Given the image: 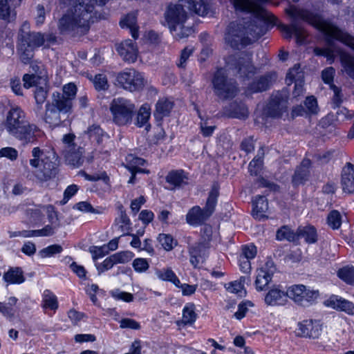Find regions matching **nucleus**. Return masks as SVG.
Returning a JSON list of instances; mask_svg holds the SVG:
<instances>
[{
	"label": "nucleus",
	"mask_w": 354,
	"mask_h": 354,
	"mask_svg": "<svg viewBox=\"0 0 354 354\" xmlns=\"http://www.w3.org/2000/svg\"><path fill=\"white\" fill-rule=\"evenodd\" d=\"M41 212H44L47 214L50 222L53 224V219L57 216L53 206L50 205L43 206L41 209H37L34 210L31 216L32 217H35L37 219L39 220L42 216Z\"/></svg>",
	"instance_id": "47"
},
{
	"label": "nucleus",
	"mask_w": 354,
	"mask_h": 354,
	"mask_svg": "<svg viewBox=\"0 0 354 354\" xmlns=\"http://www.w3.org/2000/svg\"><path fill=\"white\" fill-rule=\"evenodd\" d=\"M85 135L91 142H95L97 144H101L103 140L108 137L100 127L96 124L90 126L85 131Z\"/></svg>",
	"instance_id": "35"
},
{
	"label": "nucleus",
	"mask_w": 354,
	"mask_h": 354,
	"mask_svg": "<svg viewBox=\"0 0 354 354\" xmlns=\"http://www.w3.org/2000/svg\"><path fill=\"white\" fill-rule=\"evenodd\" d=\"M151 115V107L148 104H144L139 109L137 115L136 125L142 127L146 125L145 129L148 130L149 125L147 124L148 120Z\"/></svg>",
	"instance_id": "39"
},
{
	"label": "nucleus",
	"mask_w": 354,
	"mask_h": 354,
	"mask_svg": "<svg viewBox=\"0 0 354 354\" xmlns=\"http://www.w3.org/2000/svg\"><path fill=\"white\" fill-rule=\"evenodd\" d=\"M339 279L349 285H354V267L345 266L340 268L337 272Z\"/></svg>",
	"instance_id": "45"
},
{
	"label": "nucleus",
	"mask_w": 354,
	"mask_h": 354,
	"mask_svg": "<svg viewBox=\"0 0 354 354\" xmlns=\"http://www.w3.org/2000/svg\"><path fill=\"white\" fill-rule=\"evenodd\" d=\"M116 264L113 255L106 258L103 262L97 266V269L100 272H103L113 268Z\"/></svg>",
	"instance_id": "64"
},
{
	"label": "nucleus",
	"mask_w": 354,
	"mask_h": 354,
	"mask_svg": "<svg viewBox=\"0 0 354 354\" xmlns=\"http://www.w3.org/2000/svg\"><path fill=\"white\" fill-rule=\"evenodd\" d=\"M136 23L137 15L135 12L127 15L120 21L121 28L129 29L131 35L134 39H138L139 37L138 27Z\"/></svg>",
	"instance_id": "26"
},
{
	"label": "nucleus",
	"mask_w": 354,
	"mask_h": 354,
	"mask_svg": "<svg viewBox=\"0 0 354 354\" xmlns=\"http://www.w3.org/2000/svg\"><path fill=\"white\" fill-rule=\"evenodd\" d=\"M115 225L123 233L122 235L128 234L131 229V222L122 206L119 209L118 216L115 219Z\"/></svg>",
	"instance_id": "33"
},
{
	"label": "nucleus",
	"mask_w": 354,
	"mask_h": 354,
	"mask_svg": "<svg viewBox=\"0 0 354 354\" xmlns=\"http://www.w3.org/2000/svg\"><path fill=\"white\" fill-rule=\"evenodd\" d=\"M297 235L298 239L299 238H303L308 244L315 243L317 241V230L315 227L312 225L299 227L297 229Z\"/></svg>",
	"instance_id": "32"
},
{
	"label": "nucleus",
	"mask_w": 354,
	"mask_h": 354,
	"mask_svg": "<svg viewBox=\"0 0 354 354\" xmlns=\"http://www.w3.org/2000/svg\"><path fill=\"white\" fill-rule=\"evenodd\" d=\"M276 237L279 241L287 240L292 242L298 241L297 232L295 233L287 226H283L279 229L277 232Z\"/></svg>",
	"instance_id": "42"
},
{
	"label": "nucleus",
	"mask_w": 354,
	"mask_h": 354,
	"mask_svg": "<svg viewBox=\"0 0 354 354\" xmlns=\"http://www.w3.org/2000/svg\"><path fill=\"white\" fill-rule=\"evenodd\" d=\"M275 79V73H268L261 76L249 85L245 93L247 95H250L254 93L265 91L269 88L272 82Z\"/></svg>",
	"instance_id": "22"
},
{
	"label": "nucleus",
	"mask_w": 354,
	"mask_h": 354,
	"mask_svg": "<svg viewBox=\"0 0 354 354\" xmlns=\"http://www.w3.org/2000/svg\"><path fill=\"white\" fill-rule=\"evenodd\" d=\"M116 81L124 89L136 91L145 85V80L142 73L134 69H126L118 74Z\"/></svg>",
	"instance_id": "12"
},
{
	"label": "nucleus",
	"mask_w": 354,
	"mask_h": 354,
	"mask_svg": "<svg viewBox=\"0 0 354 354\" xmlns=\"http://www.w3.org/2000/svg\"><path fill=\"white\" fill-rule=\"evenodd\" d=\"M190 263L197 268L204 261L208 255V246L205 243H198L192 246L189 250Z\"/></svg>",
	"instance_id": "21"
},
{
	"label": "nucleus",
	"mask_w": 354,
	"mask_h": 354,
	"mask_svg": "<svg viewBox=\"0 0 354 354\" xmlns=\"http://www.w3.org/2000/svg\"><path fill=\"white\" fill-rule=\"evenodd\" d=\"M158 240L162 248L167 251L171 250L174 245H176V241L169 234H160L158 237Z\"/></svg>",
	"instance_id": "51"
},
{
	"label": "nucleus",
	"mask_w": 354,
	"mask_h": 354,
	"mask_svg": "<svg viewBox=\"0 0 354 354\" xmlns=\"http://www.w3.org/2000/svg\"><path fill=\"white\" fill-rule=\"evenodd\" d=\"M209 217L206 212L199 206H194L186 215L187 223L192 226H198L204 223Z\"/></svg>",
	"instance_id": "23"
},
{
	"label": "nucleus",
	"mask_w": 354,
	"mask_h": 354,
	"mask_svg": "<svg viewBox=\"0 0 354 354\" xmlns=\"http://www.w3.org/2000/svg\"><path fill=\"white\" fill-rule=\"evenodd\" d=\"M155 274L161 281H169L174 286L180 284V279L170 268L156 270Z\"/></svg>",
	"instance_id": "37"
},
{
	"label": "nucleus",
	"mask_w": 354,
	"mask_h": 354,
	"mask_svg": "<svg viewBox=\"0 0 354 354\" xmlns=\"http://www.w3.org/2000/svg\"><path fill=\"white\" fill-rule=\"evenodd\" d=\"M247 26L232 22L228 26L225 39L232 48H240L258 39L264 34L262 28L249 22Z\"/></svg>",
	"instance_id": "6"
},
{
	"label": "nucleus",
	"mask_w": 354,
	"mask_h": 354,
	"mask_svg": "<svg viewBox=\"0 0 354 354\" xmlns=\"http://www.w3.org/2000/svg\"><path fill=\"white\" fill-rule=\"evenodd\" d=\"M174 106V102L168 98L160 99L156 104L154 116L161 120L162 118L169 115Z\"/></svg>",
	"instance_id": "29"
},
{
	"label": "nucleus",
	"mask_w": 354,
	"mask_h": 354,
	"mask_svg": "<svg viewBox=\"0 0 354 354\" xmlns=\"http://www.w3.org/2000/svg\"><path fill=\"white\" fill-rule=\"evenodd\" d=\"M18 301V299L15 297H10L8 303L0 302V313L5 317L12 319L15 317V306Z\"/></svg>",
	"instance_id": "38"
},
{
	"label": "nucleus",
	"mask_w": 354,
	"mask_h": 354,
	"mask_svg": "<svg viewBox=\"0 0 354 354\" xmlns=\"http://www.w3.org/2000/svg\"><path fill=\"white\" fill-rule=\"evenodd\" d=\"M126 160V167L129 170L130 172H138L144 174L149 173L148 170L141 168V167L144 166L146 163L144 159L130 154L127 156Z\"/></svg>",
	"instance_id": "31"
},
{
	"label": "nucleus",
	"mask_w": 354,
	"mask_h": 354,
	"mask_svg": "<svg viewBox=\"0 0 354 354\" xmlns=\"http://www.w3.org/2000/svg\"><path fill=\"white\" fill-rule=\"evenodd\" d=\"M286 13L291 18L290 26L281 25L279 28L286 38H291L294 35L299 44H302L306 37L305 30L299 27L297 21L303 20L311 24L327 36L335 39L354 50V37L342 31L330 22L324 20L318 15L295 6H290L285 10Z\"/></svg>",
	"instance_id": "1"
},
{
	"label": "nucleus",
	"mask_w": 354,
	"mask_h": 354,
	"mask_svg": "<svg viewBox=\"0 0 354 354\" xmlns=\"http://www.w3.org/2000/svg\"><path fill=\"white\" fill-rule=\"evenodd\" d=\"M59 3L71 6L59 20L60 31L73 32L77 35L87 32L91 23L96 17L91 0H59Z\"/></svg>",
	"instance_id": "3"
},
{
	"label": "nucleus",
	"mask_w": 354,
	"mask_h": 354,
	"mask_svg": "<svg viewBox=\"0 0 354 354\" xmlns=\"http://www.w3.org/2000/svg\"><path fill=\"white\" fill-rule=\"evenodd\" d=\"M218 196V190L217 188L214 187L209 192L205 207L203 209L206 212V213L210 216L215 209V207L217 203V198Z\"/></svg>",
	"instance_id": "43"
},
{
	"label": "nucleus",
	"mask_w": 354,
	"mask_h": 354,
	"mask_svg": "<svg viewBox=\"0 0 354 354\" xmlns=\"http://www.w3.org/2000/svg\"><path fill=\"white\" fill-rule=\"evenodd\" d=\"M43 307L50 310L58 308L57 297L48 290H46L43 294Z\"/></svg>",
	"instance_id": "46"
},
{
	"label": "nucleus",
	"mask_w": 354,
	"mask_h": 354,
	"mask_svg": "<svg viewBox=\"0 0 354 354\" xmlns=\"http://www.w3.org/2000/svg\"><path fill=\"white\" fill-rule=\"evenodd\" d=\"M77 86L73 83H68L62 88V93L53 92L51 101L46 104L44 120L50 127L59 126L62 116L68 117L73 111V101L77 94Z\"/></svg>",
	"instance_id": "4"
},
{
	"label": "nucleus",
	"mask_w": 354,
	"mask_h": 354,
	"mask_svg": "<svg viewBox=\"0 0 354 354\" xmlns=\"http://www.w3.org/2000/svg\"><path fill=\"white\" fill-rule=\"evenodd\" d=\"M185 23L180 24L177 25L178 30H170L171 33L176 39H183L187 37L193 32V30L192 28L184 26Z\"/></svg>",
	"instance_id": "52"
},
{
	"label": "nucleus",
	"mask_w": 354,
	"mask_h": 354,
	"mask_svg": "<svg viewBox=\"0 0 354 354\" xmlns=\"http://www.w3.org/2000/svg\"><path fill=\"white\" fill-rule=\"evenodd\" d=\"M3 279L8 283L20 284L24 282L25 277L19 268H12L3 274Z\"/></svg>",
	"instance_id": "36"
},
{
	"label": "nucleus",
	"mask_w": 354,
	"mask_h": 354,
	"mask_svg": "<svg viewBox=\"0 0 354 354\" xmlns=\"http://www.w3.org/2000/svg\"><path fill=\"white\" fill-rule=\"evenodd\" d=\"M283 113V109L279 102L272 100L268 104L266 113L272 118L279 117Z\"/></svg>",
	"instance_id": "49"
},
{
	"label": "nucleus",
	"mask_w": 354,
	"mask_h": 354,
	"mask_svg": "<svg viewBox=\"0 0 354 354\" xmlns=\"http://www.w3.org/2000/svg\"><path fill=\"white\" fill-rule=\"evenodd\" d=\"M57 227V225H46L40 230H33V237L50 236L55 234Z\"/></svg>",
	"instance_id": "53"
},
{
	"label": "nucleus",
	"mask_w": 354,
	"mask_h": 354,
	"mask_svg": "<svg viewBox=\"0 0 354 354\" xmlns=\"http://www.w3.org/2000/svg\"><path fill=\"white\" fill-rule=\"evenodd\" d=\"M304 105L306 110L302 106H297L292 109V114L293 116L302 115L304 113L309 114H316L318 112L317 102L315 97L310 96L306 97Z\"/></svg>",
	"instance_id": "25"
},
{
	"label": "nucleus",
	"mask_w": 354,
	"mask_h": 354,
	"mask_svg": "<svg viewBox=\"0 0 354 354\" xmlns=\"http://www.w3.org/2000/svg\"><path fill=\"white\" fill-rule=\"evenodd\" d=\"M4 125L7 132L19 140H30L34 135L35 126L29 124L25 113L18 106L8 111Z\"/></svg>",
	"instance_id": "7"
},
{
	"label": "nucleus",
	"mask_w": 354,
	"mask_h": 354,
	"mask_svg": "<svg viewBox=\"0 0 354 354\" xmlns=\"http://www.w3.org/2000/svg\"><path fill=\"white\" fill-rule=\"evenodd\" d=\"M257 252V248L254 245H245L242 247V252L239 257L251 260L256 257Z\"/></svg>",
	"instance_id": "59"
},
{
	"label": "nucleus",
	"mask_w": 354,
	"mask_h": 354,
	"mask_svg": "<svg viewBox=\"0 0 354 354\" xmlns=\"http://www.w3.org/2000/svg\"><path fill=\"white\" fill-rule=\"evenodd\" d=\"M57 156L53 149L34 147L29 160L32 175L39 181H47L57 174Z\"/></svg>",
	"instance_id": "5"
},
{
	"label": "nucleus",
	"mask_w": 354,
	"mask_h": 354,
	"mask_svg": "<svg viewBox=\"0 0 354 354\" xmlns=\"http://www.w3.org/2000/svg\"><path fill=\"white\" fill-rule=\"evenodd\" d=\"M16 17V12L12 9L8 2V0H0V18L11 21Z\"/></svg>",
	"instance_id": "41"
},
{
	"label": "nucleus",
	"mask_w": 354,
	"mask_h": 354,
	"mask_svg": "<svg viewBox=\"0 0 354 354\" xmlns=\"http://www.w3.org/2000/svg\"><path fill=\"white\" fill-rule=\"evenodd\" d=\"M296 73L297 82H295V89L293 91L294 97H297L304 93V73L301 69L299 64H295L292 68H290L287 73L286 82L287 84L290 85L294 82L293 73Z\"/></svg>",
	"instance_id": "18"
},
{
	"label": "nucleus",
	"mask_w": 354,
	"mask_h": 354,
	"mask_svg": "<svg viewBox=\"0 0 354 354\" xmlns=\"http://www.w3.org/2000/svg\"><path fill=\"white\" fill-rule=\"evenodd\" d=\"M256 70L252 63L251 55L229 57L226 59L225 67L218 69L212 79L215 94L222 100L232 98L236 95L238 88L236 83L228 78L230 71H232L233 75L245 81L251 78L255 74Z\"/></svg>",
	"instance_id": "2"
},
{
	"label": "nucleus",
	"mask_w": 354,
	"mask_h": 354,
	"mask_svg": "<svg viewBox=\"0 0 354 354\" xmlns=\"http://www.w3.org/2000/svg\"><path fill=\"white\" fill-rule=\"evenodd\" d=\"M134 270L138 273L145 272L149 268V263L146 259L136 258L132 263Z\"/></svg>",
	"instance_id": "56"
},
{
	"label": "nucleus",
	"mask_w": 354,
	"mask_h": 354,
	"mask_svg": "<svg viewBox=\"0 0 354 354\" xmlns=\"http://www.w3.org/2000/svg\"><path fill=\"white\" fill-rule=\"evenodd\" d=\"M62 247L57 244L49 245L39 252V254L42 258L52 257L54 254H59L62 251Z\"/></svg>",
	"instance_id": "55"
},
{
	"label": "nucleus",
	"mask_w": 354,
	"mask_h": 354,
	"mask_svg": "<svg viewBox=\"0 0 354 354\" xmlns=\"http://www.w3.org/2000/svg\"><path fill=\"white\" fill-rule=\"evenodd\" d=\"M288 294L290 299L302 306H308L315 303L320 295L318 290L302 284H295L288 287Z\"/></svg>",
	"instance_id": "10"
},
{
	"label": "nucleus",
	"mask_w": 354,
	"mask_h": 354,
	"mask_svg": "<svg viewBox=\"0 0 354 354\" xmlns=\"http://www.w3.org/2000/svg\"><path fill=\"white\" fill-rule=\"evenodd\" d=\"M91 81L97 91H106L109 88L107 78L104 74L95 75Z\"/></svg>",
	"instance_id": "50"
},
{
	"label": "nucleus",
	"mask_w": 354,
	"mask_h": 354,
	"mask_svg": "<svg viewBox=\"0 0 354 354\" xmlns=\"http://www.w3.org/2000/svg\"><path fill=\"white\" fill-rule=\"evenodd\" d=\"M111 295L115 300H122L126 302H130L133 299L132 294L119 290L111 291Z\"/></svg>",
	"instance_id": "62"
},
{
	"label": "nucleus",
	"mask_w": 354,
	"mask_h": 354,
	"mask_svg": "<svg viewBox=\"0 0 354 354\" xmlns=\"http://www.w3.org/2000/svg\"><path fill=\"white\" fill-rule=\"evenodd\" d=\"M314 52L317 55H322L326 57L327 60L330 62V64L333 62L336 55H339L344 70L351 78L354 79V56L335 47L326 48H315Z\"/></svg>",
	"instance_id": "11"
},
{
	"label": "nucleus",
	"mask_w": 354,
	"mask_h": 354,
	"mask_svg": "<svg viewBox=\"0 0 354 354\" xmlns=\"http://www.w3.org/2000/svg\"><path fill=\"white\" fill-rule=\"evenodd\" d=\"M54 40L50 35L46 37L40 32H32L22 36L18 46V51L23 62L28 63L33 57V50L45 44V42Z\"/></svg>",
	"instance_id": "8"
},
{
	"label": "nucleus",
	"mask_w": 354,
	"mask_h": 354,
	"mask_svg": "<svg viewBox=\"0 0 354 354\" xmlns=\"http://www.w3.org/2000/svg\"><path fill=\"white\" fill-rule=\"evenodd\" d=\"M76 209L83 212H89L93 214H102L104 212L105 209L100 207L94 208L93 206L86 201H82L76 204Z\"/></svg>",
	"instance_id": "48"
},
{
	"label": "nucleus",
	"mask_w": 354,
	"mask_h": 354,
	"mask_svg": "<svg viewBox=\"0 0 354 354\" xmlns=\"http://www.w3.org/2000/svg\"><path fill=\"white\" fill-rule=\"evenodd\" d=\"M274 271V263L271 260H268L263 266L257 270L254 285L257 291L266 290L272 281Z\"/></svg>",
	"instance_id": "14"
},
{
	"label": "nucleus",
	"mask_w": 354,
	"mask_h": 354,
	"mask_svg": "<svg viewBox=\"0 0 354 354\" xmlns=\"http://www.w3.org/2000/svg\"><path fill=\"white\" fill-rule=\"evenodd\" d=\"M186 179L187 177L183 170L171 171L166 177L167 182L175 187L180 186Z\"/></svg>",
	"instance_id": "40"
},
{
	"label": "nucleus",
	"mask_w": 354,
	"mask_h": 354,
	"mask_svg": "<svg viewBox=\"0 0 354 354\" xmlns=\"http://www.w3.org/2000/svg\"><path fill=\"white\" fill-rule=\"evenodd\" d=\"M322 333V325L317 321L304 320L298 324L297 334L300 337L317 339L319 337Z\"/></svg>",
	"instance_id": "17"
},
{
	"label": "nucleus",
	"mask_w": 354,
	"mask_h": 354,
	"mask_svg": "<svg viewBox=\"0 0 354 354\" xmlns=\"http://www.w3.org/2000/svg\"><path fill=\"white\" fill-rule=\"evenodd\" d=\"M165 19L170 30H178V26H176L185 23L187 19V15L182 5L171 4L168 6L165 12Z\"/></svg>",
	"instance_id": "15"
},
{
	"label": "nucleus",
	"mask_w": 354,
	"mask_h": 354,
	"mask_svg": "<svg viewBox=\"0 0 354 354\" xmlns=\"http://www.w3.org/2000/svg\"><path fill=\"white\" fill-rule=\"evenodd\" d=\"M236 10L254 14L257 18L269 23H274L276 18L260 5L250 0H231Z\"/></svg>",
	"instance_id": "13"
},
{
	"label": "nucleus",
	"mask_w": 354,
	"mask_h": 354,
	"mask_svg": "<svg viewBox=\"0 0 354 354\" xmlns=\"http://www.w3.org/2000/svg\"><path fill=\"white\" fill-rule=\"evenodd\" d=\"M82 176L84 177V178L89 181H97L100 180H103L105 183H108L109 180V178L107 176L106 173L105 171H102L97 174H94L93 175H90L86 174V172L82 173Z\"/></svg>",
	"instance_id": "60"
},
{
	"label": "nucleus",
	"mask_w": 354,
	"mask_h": 354,
	"mask_svg": "<svg viewBox=\"0 0 354 354\" xmlns=\"http://www.w3.org/2000/svg\"><path fill=\"white\" fill-rule=\"evenodd\" d=\"M112 255L115 259V262L116 263V264L126 263L130 261L134 256L133 253L129 250L119 252Z\"/></svg>",
	"instance_id": "54"
},
{
	"label": "nucleus",
	"mask_w": 354,
	"mask_h": 354,
	"mask_svg": "<svg viewBox=\"0 0 354 354\" xmlns=\"http://www.w3.org/2000/svg\"><path fill=\"white\" fill-rule=\"evenodd\" d=\"M310 161L308 159H304L301 165L297 168L292 177V183L297 185L305 182L309 175V167Z\"/></svg>",
	"instance_id": "28"
},
{
	"label": "nucleus",
	"mask_w": 354,
	"mask_h": 354,
	"mask_svg": "<svg viewBox=\"0 0 354 354\" xmlns=\"http://www.w3.org/2000/svg\"><path fill=\"white\" fill-rule=\"evenodd\" d=\"M250 281L249 277L242 276L237 280L224 283V287L230 293L235 294L239 297H245L247 292L244 285L246 282Z\"/></svg>",
	"instance_id": "24"
},
{
	"label": "nucleus",
	"mask_w": 354,
	"mask_h": 354,
	"mask_svg": "<svg viewBox=\"0 0 354 354\" xmlns=\"http://www.w3.org/2000/svg\"><path fill=\"white\" fill-rule=\"evenodd\" d=\"M254 216L261 219L265 218V213L268 209V203L267 198L263 196H257L252 201Z\"/></svg>",
	"instance_id": "30"
},
{
	"label": "nucleus",
	"mask_w": 354,
	"mask_h": 354,
	"mask_svg": "<svg viewBox=\"0 0 354 354\" xmlns=\"http://www.w3.org/2000/svg\"><path fill=\"white\" fill-rule=\"evenodd\" d=\"M342 299V297L338 295H333L324 301V304L326 307H329L338 310Z\"/></svg>",
	"instance_id": "61"
},
{
	"label": "nucleus",
	"mask_w": 354,
	"mask_h": 354,
	"mask_svg": "<svg viewBox=\"0 0 354 354\" xmlns=\"http://www.w3.org/2000/svg\"><path fill=\"white\" fill-rule=\"evenodd\" d=\"M197 317L195 305L193 303L186 304L182 311V324L192 325L196 322Z\"/></svg>",
	"instance_id": "34"
},
{
	"label": "nucleus",
	"mask_w": 354,
	"mask_h": 354,
	"mask_svg": "<svg viewBox=\"0 0 354 354\" xmlns=\"http://www.w3.org/2000/svg\"><path fill=\"white\" fill-rule=\"evenodd\" d=\"M288 289L285 290L280 285L273 286L266 293L264 301L268 306H283L288 302Z\"/></svg>",
	"instance_id": "16"
},
{
	"label": "nucleus",
	"mask_w": 354,
	"mask_h": 354,
	"mask_svg": "<svg viewBox=\"0 0 354 354\" xmlns=\"http://www.w3.org/2000/svg\"><path fill=\"white\" fill-rule=\"evenodd\" d=\"M117 51L125 62L133 63L137 59L138 48L131 39H127L121 42L117 46Z\"/></svg>",
	"instance_id": "19"
},
{
	"label": "nucleus",
	"mask_w": 354,
	"mask_h": 354,
	"mask_svg": "<svg viewBox=\"0 0 354 354\" xmlns=\"http://www.w3.org/2000/svg\"><path fill=\"white\" fill-rule=\"evenodd\" d=\"M341 186L344 193H354V166L351 163H347L342 169Z\"/></svg>",
	"instance_id": "20"
},
{
	"label": "nucleus",
	"mask_w": 354,
	"mask_h": 354,
	"mask_svg": "<svg viewBox=\"0 0 354 354\" xmlns=\"http://www.w3.org/2000/svg\"><path fill=\"white\" fill-rule=\"evenodd\" d=\"M181 2H184L187 6L188 9L199 15L206 16L208 15L209 11V5L205 3L203 0H180Z\"/></svg>",
	"instance_id": "27"
},
{
	"label": "nucleus",
	"mask_w": 354,
	"mask_h": 354,
	"mask_svg": "<svg viewBox=\"0 0 354 354\" xmlns=\"http://www.w3.org/2000/svg\"><path fill=\"white\" fill-rule=\"evenodd\" d=\"M328 224L333 229H338L341 225V216L337 210L332 211L328 216Z\"/></svg>",
	"instance_id": "58"
},
{
	"label": "nucleus",
	"mask_w": 354,
	"mask_h": 354,
	"mask_svg": "<svg viewBox=\"0 0 354 354\" xmlns=\"http://www.w3.org/2000/svg\"><path fill=\"white\" fill-rule=\"evenodd\" d=\"M110 110L113 122L119 126H122L131 122L135 112V105L129 100L118 97L112 101Z\"/></svg>",
	"instance_id": "9"
},
{
	"label": "nucleus",
	"mask_w": 354,
	"mask_h": 354,
	"mask_svg": "<svg viewBox=\"0 0 354 354\" xmlns=\"http://www.w3.org/2000/svg\"><path fill=\"white\" fill-rule=\"evenodd\" d=\"M89 251L93 259L102 258L109 253L105 244L102 246H92L89 248Z\"/></svg>",
	"instance_id": "63"
},
{
	"label": "nucleus",
	"mask_w": 354,
	"mask_h": 354,
	"mask_svg": "<svg viewBox=\"0 0 354 354\" xmlns=\"http://www.w3.org/2000/svg\"><path fill=\"white\" fill-rule=\"evenodd\" d=\"M254 305L252 304V301H242L241 303H240L238 306V310L237 311L234 313V317L237 319H241L242 318H243L245 315H246V313L248 312V308H250V307H252Z\"/></svg>",
	"instance_id": "57"
},
{
	"label": "nucleus",
	"mask_w": 354,
	"mask_h": 354,
	"mask_svg": "<svg viewBox=\"0 0 354 354\" xmlns=\"http://www.w3.org/2000/svg\"><path fill=\"white\" fill-rule=\"evenodd\" d=\"M263 156V149L261 148L259 150L257 156L249 164L248 169L251 175L257 176L261 169Z\"/></svg>",
	"instance_id": "44"
}]
</instances>
